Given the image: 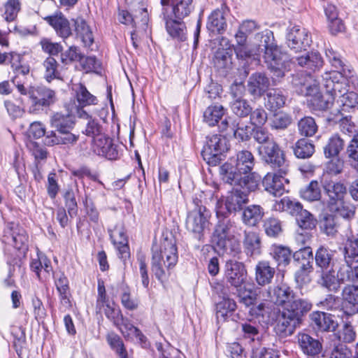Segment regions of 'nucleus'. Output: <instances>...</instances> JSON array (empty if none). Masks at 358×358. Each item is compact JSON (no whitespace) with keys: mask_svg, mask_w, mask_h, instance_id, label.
Returning <instances> with one entry per match:
<instances>
[{"mask_svg":"<svg viewBox=\"0 0 358 358\" xmlns=\"http://www.w3.org/2000/svg\"><path fill=\"white\" fill-rule=\"evenodd\" d=\"M255 51L257 55L252 57L251 60L255 64H259L261 54L263 53V59L267 67L273 73V83L279 82L285 76V72L289 63V57L283 52L280 48L275 43L273 33L266 29L257 33L255 36Z\"/></svg>","mask_w":358,"mask_h":358,"instance_id":"obj_1","label":"nucleus"},{"mask_svg":"<svg viewBox=\"0 0 358 358\" xmlns=\"http://www.w3.org/2000/svg\"><path fill=\"white\" fill-rule=\"evenodd\" d=\"M255 165V158L251 152L241 150L236 154V158L225 162L220 167L222 180L230 185L238 182L248 190H256L260 177L251 173Z\"/></svg>","mask_w":358,"mask_h":358,"instance_id":"obj_2","label":"nucleus"},{"mask_svg":"<svg viewBox=\"0 0 358 358\" xmlns=\"http://www.w3.org/2000/svg\"><path fill=\"white\" fill-rule=\"evenodd\" d=\"M216 216L217 222L212 234V243L223 253L237 255L241 252V247L234 235L237 230L236 221L222 207H217Z\"/></svg>","mask_w":358,"mask_h":358,"instance_id":"obj_3","label":"nucleus"},{"mask_svg":"<svg viewBox=\"0 0 358 358\" xmlns=\"http://www.w3.org/2000/svg\"><path fill=\"white\" fill-rule=\"evenodd\" d=\"M152 271L155 277L163 282L166 277L164 267L167 270L171 269L178 262V247L176 240L165 238L162 248L157 245H153L152 248Z\"/></svg>","mask_w":358,"mask_h":358,"instance_id":"obj_4","label":"nucleus"},{"mask_svg":"<svg viewBox=\"0 0 358 358\" xmlns=\"http://www.w3.org/2000/svg\"><path fill=\"white\" fill-rule=\"evenodd\" d=\"M317 284L329 292H338L341 284L346 282L358 283V266L351 268L343 265L336 274L334 268L316 270Z\"/></svg>","mask_w":358,"mask_h":358,"instance_id":"obj_5","label":"nucleus"},{"mask_svg":"<svg viewBox=\"0 0 358 358\" xmlns=\"http://www.w3.org/2000/svg\"><path fill=\"white\" fill-rule=\"evenodd\" d=\"M17 88L22 94H28L30 101L29 110L36 113L43 107L49 106L55 101V93L45 87H31L27 91L22 84H17Z\"/></svg>","mask_w":358,"mask_h":358,"instance_id":"obj_6","label":"nucleus"},{"mask_svg":"<svg viewBox=\"0 0 358 358\" xmlns=\"http://www.w3.org/2000/svg\"><path fill=\"white\" fill-rule=\"evenodd\" d=\"M194 201V208L188 212L185 220L186 229L197 236L199 240L203 237L204 229L208 227L211 213L205 206Z\"/></svg>","mask_w":358,"mask_h":358,"instance_id":"obj_7","label":"nucleus"},{"mask_svg":"<svg viewBox=\"0 0 358 358\" xmlns=\"http://www.w3.org/2000/svg\"><path fill=\"white\" fill-rule=\"evenodd\" d=\"M228 150L227 139L221 135H213L208 138L202 150V156L208 164L216 166L222 160L223 153Z\"/></svg>","mask_w":358,"mask_h":358,"instance_id":"obj_8","label":"nucleus"},{"mask_svg":"<svg viewBox=\"0 0 358 358\" xmlns=\"http://www.w3.org/2000/svg\"><path fill=\"white\" fill-rule=\"evenodd\" d=\"M234 187L229 191L224 199L226 213L230 215L243 209V206L248 202V194L255 190H248L238 182H234Z\"/></svg>","mask_w":358,"mask_h":358,"instance_id":"obj_9","label":"nucleus"},{"mask_svg":"<svg viewBox=\"0 0 358 358\" xmlns=\"http://www.w3.org/2000/svg\"><path fill=\"white\" fill-rule=\"evenodd\" d=\"M166 29L173 38H179V17L178 16L179 0H162Z\"/></svg>","mask_w":358,"mask_h":358,"instance_id":"obj_10","label":"nucleus"},{"mask_svg":"<svg viewBox=\"0 0 358 358\" xmlns=\"http://www.w3.org/2000/svg\"><path fill=\"white\" fill-rule=\"evenodd\" d=\"M2 241L18 250L27 249L28 236L26 231L15 223H9L4 229Z\"/></svg>","mask_w":358,"mask_h":358,"instance_id":"obj_11","label":"nucleus"},{"mask_svg":"<svg viewBox=\"0 0 358 358\" xmlns=\"http://www.w3.org/2000/svg\"><path fill=\"white\" fill-rule=\"evenodd\" d=\"M218 128L220 131H225L230 128L234 137L238 141H248L252 136V129L240 119L226 117L218 125Z\"/></svg>","mask_w":358,"mask_h":358,"instance_id":"obj_12","label":"nucleus"},{"mask_svg":"<svg viewBox=\"0 0 358 358\" xmlns=\"http://www.w3.org/2000/svg\"><path fill=\"white\" fill-rule=\"evenodd\" d=\"M322 187L328 197L327 206L329 209H335L336 206L341 204L347 194V188L343 182L324 179Z\"/></svg>","mask_w":358,"mask_h":358,"instance_id":"obj_13","label":"nucleus"},{"mask_svg":"<svg viewBox=\"0 0 358 358\" xmlns=\"http://www.w3.org/2000/svg\"><path fill=\"white\" fill-rule=\"evenodd\" d=\"M312 40L309 32L298 25L292 27L287 34V44L295 52L306 50L311 44Z\"/></svg>","mask_w":358,"mask_h":358,"instance_id":"obj_14","label":"nucleus"},{"mask_svg":"<svg viewBox=\"0 0 358 358\" xmlns=\"http://www.w3.org/2000/svg\"><path fill=\"white\" fill-rule=\"evenodd\" d=\"M247 271L243 263L229 260L226 262L224 278L231 286L238 288L245 282Z\"/></svg>","mask_w":358,"mask_h":358,"instance_id":"obj_15","label":"nucleus"},{"mask_svg":"<svg viewBox=\"0 0 358 358\" xmlns=\"http://www.w3.org/2000/svg\"><path fill=\"white\" fill-rule=\"evenodd\" d=\"M92 150L96 155L110 160L117 159L119 155L117 146L113 143L110 138L106 137L104 134L92 140Z\"/></svg>","mask_w":358,"mask_h":358,"instance_id":"obj_16","label":"nucleus"},{"mask_svg":"<svg viewBox=\"0 0 358 358\" xmlns=\"http://www.w3.org/2000/svg\"><path fill=\"white\" fill-rule=\"evenodd\" d=\"M215 289L217 293L220 292L222 295V300L216 304V317L218 321H225L236 310V303L234 300L227 297L228 287L219 284Z\"/></svg>","mask_w":358,"mask_h":358,"instance_id":"obj_17","label":"nucleus"},{"mask_svg":"<svg viewBox=\"0 0 358 358\" xmlns=\"http://www.w3.org/2000/svg\"><path fill=\"white\" fill-rule=\"evenodd\" d=\"M286 175L275 171L267 173L262 182L264 190L274 196H282L285 192V182H289V180L285 178Z\"/></svg>","mask_w":358,"mask_h":358,"instance_id":"obj_18","label":"nucleus"},{"mask_svg":"<svg viewBox=\"0 0 358 358\" xmlns=\"http://www.w3.org/2000/svg\"><path fill=\"white\" fill-rule=\"evenodd\" d=\"M324 87H326L327 92L339 97L342 94L349 91L348 80L343 76V72L336 71L331 73L329 78H326L324 80Z\"/></svg>","mask_w":358,"mask_h":358,"instance_id":"obj_19","label":"nucleus"},{"mask_svg":"<svg viewBox=\"0 0 358 358\" xmlns=\"http://www.w3.org/2000/svg\"><path fill=\"white\" fill-rule=\"evenodd\" d=\"M111 241L118 252L119 257L123 261L130 257L129 247L127 236L122 227L115 226L114 229L108 230Z\"/></svg>","mask_w":358,"mask_h":358,"instance_id":"obj_20","label":"nucleus"},{"mask_svg":"<svg viewBox=\"0 0 358 358\" xmlns=\"http://www.w3.org/2000/svg\"><path fill=\"white\" fill-rule=\"evenodd\" d=\"M76 112L69 105L65 112H57L50 117V125L57 131L72 129L75 125L74 115Z\"/></svg>","mask_w":358,"mask_h":358,"instance_id":"obj_21","label":"nucleus"},{"mask_svg":"<svg viewBox=\"0 0 358 358\" xmlns=\"http://www.w3.org/2000/svg\"><path fill=\"white\" fill-rule=\"evenodd\" d=\"M312 307L313 304L310 300L298 298L294 299L284 306L283 310L301 324L303 317L312 309Z\"/></svg>","mask_w":358,"mask_h":358,"instance_id":"obj_22","label":"nucleus"},{"mask_svg":"<svg viewBox=\"0 0 358 358\" xmlns=\"http://www.w3.org/2000/svg\"><path fill=\"white\" fill-rule=\"evenodd\" d=\"M300 324V322L282 310L277 320L274 329L279 336L285 338L292 335Z\"/></svg>","mask_w":358,"mask_h":358,"instance_id":"obj_23","label":"nucleus"},{"mask_svg":"<svg viewBox=\"0 0 358 358\" xmlns=\"http://www.w3.org/2000/svg\"><path fill=\"white\" fill-rule=\"evenodd\" d=\"M311 324L318 331H333L337 327V322L331 314L315 311L310 315Z\"/></svg>","mask_w":358,"mask_h":358,"instance_id":"obj_24","label":"nucleus"},{"mask_svg":"<svg viewBox=\"0 0 358 358\" xmlns=\"http://www.w3.org/2000/svg\"><path fill=\"white\" fill-rule=\"evenodd\" d=\"M298 343L301 351L308 357H315L322 352V343L308 334H299Z\"/></svg>","mask_w":358,"mask_h":358,"instance_id":"obj_25","label":"nucleus"},{"mask_svg":"<svg viewBox=\"0 0 358 358\" xmlns=\"http://www.w3.org/2000/svg\"><path fill=\"white\" fill-rule=\"evenodd\" d=\"M270 81L263 73L252 74L248 81V90L253 96L260 97L268 89Z\"/></svg>","mask_w":358,"mask_h":358,"instance_id":"obj_26","label":"nucleus"},{"mask_svg":"<svg viewBox=\"0 0 358 358\" xmlns=\"http://www.w3.org/2000/svg\"><path fill=\"white\" fill-rule=\"evenodd\" d=\"M44 20L55 29L57 34L66 39L69 38L72 31L69 20L62 13L47 16Z\"/></svg>","mask_w":358,"mask_h":358,"instance_id":"obj_27","label":"nucleus"},{"mask_svg":"<svg viewBox=\"0 0 358 358\" xmlns=\"http://www.w3.org/2000/svg\"><path fill=\"white\" fill-rule=\"evenodd\" d=\"M55 284L59 294L61 306L65 309L71 307L69 299V280L63 272L59 271L53 273Z\"/></svg>","mask_w":358,"mask_h":358,"instance_id":"obj_28","label":"nucleus"},{"mask_svg":"<svg viewBox=\"0 0 358 358\" xmlns=\"http://www.w3.org/2000/svg\"><path fill=\"white\" fill-rule=\"evenodd\" d=\"M243 244L245 252L249 257H255L262 253L261 238L257 232L245 231Z\"/></svg>","mask_w":358,"mask_h":358,"instance_id":"obj_29","label":"nucleus"},{"mask_svg":"<svg viewBox=\"0 0 358 358\" xmlns=\"http://www.w3.org/2000/svg\"><path fill=\"white\" fill-rule=\"evenodd\" d=\"M248 34L241 28L235 34V38L237 45L235 48V52L238 58L246 60L247 62L252 59V57H255L257 54L255 51V46L252 48H248L246 45Z\"/></svg>","mask_w":358,"mask_h":358,"instance_id":"obj_30","label":"nucleus"},{"mask_svg":"<svg viewBox=\"0 0 358 358\" xmlns=\"http://www.w3.org/2000/svg\"><path fill=\"white\" fill-rule=\"evenodd\" d=\"M315 262L317 270H326L334 268V251L329 248L320 246L315 251Z\"/></svg>","mask_w":358,"mask_h":358,"instance_id":"obj_31","label":"nucleus"},{"mask_svg":"<svg viewBox=\"0 0 358 358\" xmlns=\"http://www.w3.org/2000/svg\"><path fill=\"white\" fill-rule=\"evenodd\" d=\"M311 82L310 72L308 73H298L292 76V83L296 88L297 92L306 96L310 95L314 90H317V86H312Z\"/></svg>","mask_w":358,"mask_h":358,"instance_id":"obj_32","label":"nucleus"},{"mask_svg":"<svg viewBox=\"0 0 358 358\" xmlns=\"http://www.w3.org/2000/svg\"><path fill=\"white\" fill-rule=\"evenodd\" d=\"M294 62L313 72L319 71L323 66V59L317 52H310L306 55L297 57Z\"/></svg>","mask_w":358,"mask_h":358,"instance_id":"obj_33","label":"nucleus"},{"mask_svg":"<svg viewBox=\"0 0 358 358\" xmlns=\"http://www.w3.org/2000/svg\"><path fill=\"white\" fill-rule=\"evenodd\" d=\"M342 299L350 312H346L349 315L358 313V285H347L342 290Z\"/></svg>","mask_w":358,"mask_h":358,"instance_id":"obj_34","label":"nucleus"},{"mask_svg":"<svg viewBox=\"0 0 358 358\" xmlns=\"http://www.w3.org/2000/svg\"><path fill=\"white\" fill-rule=\"evenodd\" d=\"M73 90L76 92V100L78 103V106H74L73 104L70 106L76 112V108H82L84 107L91 105L97 104V98L92 95L86 88V87L80 83L75 85Z\"/></svg>","mask_w":358,"mask_h":358,"instance_id":"obj_35","label":"nucleus"},{"mask_svg":"<svg viewBox=\"0 0 358 358\" xmlns=\"http://www.w3.org/2000/svg\"><path fill=\"white\" fill-rule=\"evenodd\" d=\"M76 115L80 118L86 119L87 122L86 124V127L83 133L87 136L92 138V139L96 138L99 136L103 134L102 133V126L99 124L97 120H95L90 116L88 113L82 108H76Z\"/></svg>","mask_w":358,"mask_h":358,"instance_id":"obj_36","label":"nucleus"},{"mask_svg":"<svg viewBox=\"0 0 358 358\" xmlns=\"http://www.w3.org/2000/svg\"><path fill=\"white\" fill-rule=\"evenodd\" d=\"M207 29L214 34H222L227 27L225 11L222 8L213 10L208 19Z\"/></svg>","mask_w":358,"mask_h":358,"instance_id":"obj_37","label":"nucleus"},{"mask_svg":"<svg viewBox=\"0 0 358 358\" xmlns=\"http://www.w3.org/2000/svg\"><path fill=\"white\" fill-rule=\"evenodd\" d=\"M71 129L66 131H59L56 134L51 131L50 134L46 136V144L48 145H73L76 143L78 138L79 135L74 134L70 132Z\"/></svg>","mask_w":358,"mask_h":358,"instance_id":"obj_38","label":"nucleus"},{"mask_svg":"<svg viewBox=\"0 0 358 358\" xmlns=\"http://www.w3.org/2000/svg\"><path fill=\"white\" fill-rule=\"evenodd\" d=\"M294 299L293 289L286 284H281L273 289L271 300L278 306H286Z\"/></svg>","mask_w":358,"mask_h":358,"instance_id":"obj_39","label":"nucleus"},{"mask_svg":"<svg viewBox=\"0 0 358 358\" xmlns=\"http://www.w3.org/2000/svg\"><path fill=\"white\" fill-rule=\"evenodd\" d=\"M287 96L280 89H272L266 93L265 97V107L267 110L275 112L284 107Z\"/></svg>","mask_w":358,"mask_h":358,"instance_id":"obj_40","label":"nucleus"},{"mask_svg":"<svg viewBox=\"0 0 358 358\" xmlns=\"http://www.w3.org/2000/svg\"><path fill=\"white\" fill-rule=\"evenodd\" d=\"M30 268L40 280L48 278L52 271L51 262L45 255H38L37 259H32Z\"/></svg>","mask_w":358,"mask_h":358,"instance_id":"obj_41","label":"nucleus"},{"mask_svg":"<svg viewBox=\"0 0 358 358\" xmlns=\"http://www.w3.org/2000/svg\"><path fill=\"white\" fill-rule=\"evenodd\" d=\"M327 120L329 123H339L341 131L347 134L354 132L355 125L351 120V116L345 115L339 110H336V113H331L327 117Z\"/></svg>","mask_w":358,"mask_h":358,"instance_id":"obj_42","label":"nucleus"},{"mask_svg":"<svg viewBox=\"0 0 358 358\" xmlns=\"http://www.w3.org/2000/svg\"><path fill=\"white\" fill-rule=\"evenodd\" d=\"M292 257L294 264L299 268L313 269V255L310 247H304L296 250L293 253Z\"/></svg>","mask_w":358,"mask_h":358,"instance_id":"obj_43","label":"nucleus"},{"mask_svg":"<svg viewBox=\"0 0 358 358\" xmlns=\"http://www.w3.org/2000/svg\"><path fill=\"white\" fill-rule=\"evenodd\" d=\"M275 269L266 261L258 262L255 268V278L258 285L264 286L271 282Z\"/></svg>","mask_w":358,"mask_h":358,"instance_id":"obj_44","label":"nucleus"},{"mask_svg":"<svg viewBox=\"0 0 358 358\" xmlns=\"http://www.w3.org/2000/svg\"><path fill=\"white\" fill-rule=\"evenodd\" d=\"M270 254L279 268L287 266L291 261L292 251L287 247L273 245Z\"/></svg>","mask_w":358,"mask_h":358,"instance_id":"obj_45","label":"nucleus"},{"mask_svg":"<svg viewBox=\"0 0 358 358\" xmlns=\"http://www.w3.org/2000/svg\"><path fill=\"white\" fill-rule=\"evenodd\" d=\"M75 31L85 46H90L94 42L92 32L86 21L80 17L73 19Z\"/></svg>","mask_w":358,"mask_h":358,"instance_id":"obj_46","label":"nucleus"},{"mask_svg":"<svg viewBox=\"0 0 358 358\" xmlns=\"http://www.w3.org/2000/svg\"><path fill=\"white\" fill-rule=\"evenodd\" d=\"M273 171L280 174H287L289 172V162L285 158V152L277 153L275 156L264 160Z\"/></svg>","mask_w":358,"mask_h":358,"instance_id":"obj_47","label":"nucleus"},{"mask_svg":"<svg viewBox=\"0 0 358 358\" xmlns=\"http://www.w3.org/2000/svg\"><path fill=\"white\" fill-rule=\"evenodd\" d=\"M264 209L259 205H250L243 210V222L249 226L256 225L263 217Z\"/></svg>","mask_w":358,"mask_h":358,"instance_id":"obj_48","label":"nucleus"},{"mask_svg":"<svg viewBox=\"0 0 358 358\" xmlns=\"http://www.w3.org/2000/svg\"><path fill=\"white\" fill-rule=\"evenodd\" d=\"M345 266L351 268L358 266V238L348 239L344 248Z\"/></svg>","mask_w":358,"mask_h":358,"instance_id":"obj_49","label":"nucleus"},{"mask_svg":"<svg viewBox=\"0 0 358 358\" xmlns=\"http://www.w3.org/2000/svg\"><path fill=\"white\" fill-rule=\"evenodd\" d=\"M225 113V109L222 105H211L208 106L203 113V120L210 127H213L217 124L219 121L223 120L222 117Z\"/></svg>","mask_w":358,"mask_h":358,"instance_id":"obj_50","label":"nucleus"},{"mask_svg":"<svg viewBox=\"0 0 358 358\" xmlns=\"http://www.w3.org/2000/svg\"><path fill=\"white\" fill-rule=\"evenodd\" d=\"M213 63L217 71L227 73L231 68V55L224 49L216 51Z\"/></svg>","mask_w":358,"mask_h":358,"instance_id":"obj_51","label":"nucleus"},{"mask_svg":"<svg viewBox=\"0 0 358 358\" xmlns=\"http://www.w3.org/2000/svg\"><path fill=\"white\" fill-rule=\"evenodd\" d=\"M294 155L299 159L310 158L315 152V146L306 138L296 141L293 147Z\"/></svg>","mask_w":358,"mask_h":358,"instance_id":"obj_52","label":"nucleus"},{"mask_svg":"<svg viewBox=\"0 0 358 358\" xmlns=\"http://www.w3.org/2000/svg\"><path fill=\"white\" fill-rule=\"evenodd\" d=\"M341 113L350 112L351 109L355 108L358 104V94L352 91H347L345 93L339 96L337 101Z\"/></svg>","mask_w":358,"mask_h":358,"instance_id":"obj_53","label":"nucleus"},{"mask_svg":"<svg viewBox=\"0 0 358 358\" xmlns=\"http://www.w3.org/2000/svg\"><path fill=\"white\" fill-rule=\"evenodd\" d=\"M301 197L308 201H318L321 198V190L317 180H312L300 189Z\"/></svg>","mask_w":358,"mask_h":358,"instance_id":"obj_54","label":"nucleus"},{"mask_svg":"<svg viewBox=\"0 0 358 358\" xmlns=\"http://www.w3.org/2000/svg\"><path fill=\"white\" fill-rule=\"evenodd\" d=\"M106 340L110 348L118 356V358H129L127 351L120 336L114 332H110L107 334Z\"/></svg>","mask_w":358,"mask_h":358,"instance_id":"obj_55","label":"nucleus"},{"mask_svg":"<svg viewBox=\"0 0 358 358\" xmlns=\"http://www.w3.org/2000/svg\"><path fill=\"white\" fill-rule=\"evenodd\" d=\"M344 148V141L338 135L331 136L327 144L324 147V153L326 157L330 158L337 156Z\"/></svg>","mask_w":358,"mask_h":358,"instance_id":"obj_56","label":"nucleus"},{"mask_svg":"<svg viewBox=\"0 0 358 358\" xmlns=\"http://www.w3.org/2000/svg\"><path fill=\"white\" fill-rule=\"evenodd\" d=\"M318 127L313 117L306 116L301 118L298 122V130L299 134L306 137L314 136L317 131Z\"/></svg>","mask_w":358,"mask_h":358,"instance_id":"obj_57","label":"nucleus"},{"mask_svg":"<svg viewBox=\"0 0 358 358\" xmlns=\"http://www.w3.org/2000/svg\"><path fill=\"white\" fill-rule=\"evenodd\" d=\"M11 335L13 338V346L18 356H20L26 343L25 330L22 327L13 326L11 328Z\"/></svg>","mask_w":358,"mask_h":358,"instance_id":"obj_58","label":"nucleus"},{"mask_svg":"<svg viewBox=\"0 0 358 358\" xmlns=\"http://www.w3.org/2000/svg\"><path fill=\"white\" fill-rule=\"evenodd\" d=\"M8 54V59L11 67L17 76H25L29 73V67L22 64L23 56L15 52H10Z\"/></svg>","mask_w":358,"mask_h":358,"instance_id":"obj_59","label":"nucleus"},{"mask_svg":"<svg viewBox=\"0 0 358 358\" xmlns=\"http://www.w3.org/2000/svg\"><path fill=\"white\" fill-rule=\"evenodd\" d=\"M3 17L6 22L14 21L21 10L20 0H7L3 4Z\"/></svg>","mask_w":358,"mask_h":358,"instance_id":"obj_60","label":"nucleus"},{"mask_svg":"<svg viewBox=\"0 0 358 358\" xmlns=\"http://www.w3.org/2000/svg\"><path fill=\"white\" fill-rule=\"evenodd\" d=\"M103 311L106 317L110 320L115 327H119L123 322V315L120 308L113 303H106Z\"/></svg>","mask_w":358,"mask_h":358,"instance_id":"obj_61","label":"nucleus"},{"mask_svg":"<svg viewBox=\"0 0 358 358\" xmlns=\"http://www.w3.org/2000/svg\"><path fill=\"white\" fill-rule=\"evenodd\" d=\"M264 229L267 236L277 237L282 231V222L273 216L269 217L264 222Z\"/></svg>","mask_w":358,"mask_h":358,"instance_id":"obj_62","label":"nucleus"},{"mask_svg":"<svg viewBox=\"0 0 358 358\" xmlns=\"http://www.w3.org/2000/svg\"><path fill=\"white\" fill-rule=\"evenodd\" d=\"M346 157L354 168L358 166V131L354 134L348 143L346 150Z\"/></svg>","mask_w":358,"mask_h":358,"instance_id":"obj_63","label":"nucleus"},{"mask_svg":"<svg viewBox=\"0 0 358 358\" xmlns=\"http://www.w3.org/2000/svg\"><path fill=\"white\" fill-rule=\"evenodd\" d=\"M320 227L327 236H334L338 228L337 218L331 214L324 215L320 221Z\"/></svg>","mask_w":358,"mask_h":358,"instance_id":"obj_64","label":"nucleus"}]
</instances>
